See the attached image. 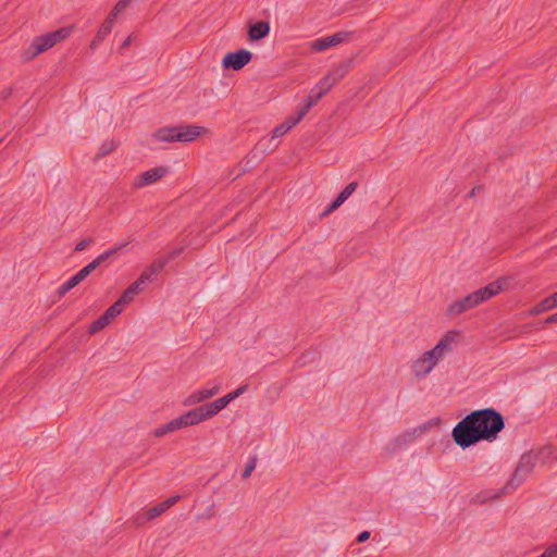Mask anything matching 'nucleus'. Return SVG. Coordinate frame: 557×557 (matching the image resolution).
<instances>
[{
	"label": "nucleus",
	"instance_id": "39",
	"mask_svg": "<svg viewBox=\"0 0 557 557\" xmlns=\"http://www.w3.org/2000/svg\"><path fill=\"white\" fill-rule=\"evenodd\" d=\"M247 389V385H240L235 391L228 393L230 396H232V400L239 397Z\"/></svg>",
	"mask_w": 557,
	"mask_h": 557
},
{
	"label": "nucleus",
	"instance_id": "4",
	"mask_svg": "<svg viewBox=\"0 0 557 557\" xmlns=\"http://www.w3.org/2000/svg\"><path fill=\"white\" fill-rule=\"evenodd\" d=\"M207 128L194 124L165 126L156 131L153 137L164 143H190L197 139Z\"/></svg>",
	"mask_w": 557,
	"mask_h": 557
},
{
	"label": "nucleus",
	"instance_id": "15",
	"mask_svg": "<svg viewBox=\"0 0 557 557\" xmlns=\"http://www.w3.org/2000/svg\"><path fill=\"white\" fill-rule=\"evenodd\" d=\"M419 435H421V433H419L418 428H414L411 431L403 432L388 444L387 449L389 450V453L393 454L396 450L405 447L409 443H412Z\"/></svg>",
	"mask_w": 557,
	"mask_h": 557
},
{
	"label": "nucleus",
	"instance_id": "34",
	"mask_svg": "<svg viewBox=\"0 0 557 557\" xmlns=\"http://www.w3.org/2000/svg\"><path fill=\"white\" fill-rule=\"evenodd\" d=\"M309 110L304 106L297 108L294 115H292L298 123L307 115Z\"/></svg>",
	"mask_w": 557,
	"mask_h": 557
},
{
	"label": "nucleus",
	"instance_id": "29",
	"mask_svg": "<svg viewBox=\"0 0 557 557\" xmlns=\"http://www.w3.org/2000/svg\"><path fill=\"white\" fill-rule=\"evenodd\" d=\"M499 497V494L496 493V494H493L492 492H488V493H479L476 494L473 498H472V503L473 504H484L486 503L488 499H496Z\"/></svg>",
	"mask_w": 557,
	"mask_h": 557
},
{
	"label": "nucleus",
	"instance_id": "37",
	"mask_svg": "<svg viewBox=\"0 0 557 557\" xmlns=\"http://www.w3.org/2000/svg\"><path fill=\"white\" fill-rule=\"evenodd\" d=\"M121 12L122 11H116V4H115L104 21H110V26L113 27L114 21H115L117 14Z\"/></svg>",
	"mask_w": 557,
	"mask_h": 557
},
{
	"label": "nucleus",
	"instance_id": "51",
	"mask_svg": "<svg viewBox=\"0 0 557 557\" xmlns=\"http://www.w3.org/2000/svg\"><path fill=\"white\" fill-rule=\"evenodd\" d=\"M547 548H548V549H557V545H552V546H549V547H547ZM553 556H554V557H557V550H556V553H554V555H553Z\"/></svg>",
	"mask_w": 557,
	"mask_h": 557
},
{
	"label": "nucleus",
	"instance_id": "42",
	"mask_svg": "<svg viewBox=\"0 0 557 557\" xmlns=\"http://www.w3.org/2000/svg\"><path fill=\"white\" fill-rule=\"evenodd\" d=\"M132 0H119L116 3V11H124Z\"/></svg>",
	"mask_w": 557,
	"mask_h": 557
},
{
	"label": "nucleus",
	"instance_id": "43",
	"mask_svg": "<svg viewBox=\"0 0 557 557\" xmlns=\"http://www.w3.org/2000/svg\"><path fill=\"white\" fill-rule=\"evenodd\" d=\"M283 123L288 126V131L298 124V122L293 116H288Z\"/></svg>",
	"mask_w": 557,
	"mask_h": 557
},
{
	"label": "nucleus",
	"instance_id": "26",
	"mask_svg": "<svg viewBox=\"0 0 557 557\" xmlns=\"http://www.w3.org/2000/svg\"><path fill=\"white\" fill-rule=\"evenodd\" d=\"M322 97L323 96L319 95V91L315 88H312L305 99V103L302 106L310 111L311 108L314 107Z\"/></svg>",
	"mask_w": 557,
	"mask_h": 557
},
{
	"label": "nucleus",
	"instance_id": "23",
	"mask_svg": "<svg viewBox=\"0 0 557 557\" xmlns=\"http://www.w3.org/2000/svg\"><path fill=\"white\" fill-rule=\"evenodd\" d=\"M112 26H110V21H104L100 28L98 29L96 36L90 42V49L95 50L98 46L104 40V38L111 33Z\"/></svg>",
	"mask_w": 557,
	"mask_h": 557
},
{
	"label": "nucleus",
	"instance_id": "53",
	"mask_svg": "<svg viewBox=\"0 0 557 557\" xmlns=\"http://www.w3.org/2000/svg\"><path fill=\"white\" fill-rule=\"evenodd\" d=\"M498 278L507 280V278H511V277L509 275H503V276H499Z\"/></svg>",
	"mask_w": 557,
	"mask_h": 557
},
{
	"label": "nucleus",
	"instance_id": "17",
	"mask_svg": "<svg viewBox=\"0 0 557 557\" xmlns=\"http://www.w3.org/2000/svg\"><path fill=\"white\" fill-rule=\"evenodd\" d=\"M270 33V23L268 21H258L248 26V38L251 41H258L265 38Z\"/></svg>",
	"mask_w": 557,
	"mask_h": 557
},
{
	"label": "nucleus",
	"instance_id": "44",
	"mask_svg": "<svg viewBox=\"0 0 557 557\" xmlns=\"http://www.w3.org/2000/svg\"><path fill=\"white\" fill-rule=\"evenodd\" d=\"M283 123L288 126V131L298 124V122L293 116H288Z\"/></svg>",
	"mask_w": 557,
	"mask_h": 557
},
{
	"label": "nucleus",
	"instance_id": "8",
	"mask_svg": "<svg viewBox=\"0 0 557 557\" xmlns=\"http://www.w3.org/2000/svg\"><path fill=\"white\" fill-rule=\"evenodd\" d=\"M184 251L183 247L173 248L165 255L159 256L149 267V272L144 271L138 278H150L157 275L172 260L176 259Z\"/></svg>",
	"mask_w": 557,
	"mask_h": 557
},
{
	"label": "nucleus",
	"instance_id": "2",
	"mask_svg": "<svg viewBox=\"0 0 557 557\" xmlns=\"http://www.w3.org/2000/svg\"><path fill=\"white\" fill-rule=\"evenodd\" d=\"M504 289L500 281H492L488 285L483 288L453 301L446 309V314L449 317L459 315L480 304L491 299Z\"/></svg>",
	"mask_w": 557,
	"mask_h": 557
},
{
	"label": "nucleus",
	"instance_id": "16",
	"mask_svg": "<svg viewBox=\"0 0 557 557\" xmlns=\"http://www.w3.org/2000/svg\"><path fill=\"white\" fill-rule=\"evenodd\" d=\"M168 509L165 508V505L161 502L158 505L149 508L145 512H138L133 518L134 524L137 527H140L145 524L146 522L153 520L154 518L161 516L163 512H165Z\"/></svg>",
	"mask_w": 557,
	"mask_h": 557
},
{
	"label": "nucleus",
	"instance_id": "28",
	"mask_svg": "<svg viewBox=\"0 0 557 557\" xmlns=\"http://www.w3.org/2000/svg\"><path fill=\"white\" fill-rule=\"evenodd\" d=\"M124 308L117 302L115 301L113 305H111L104 312L103 314H106L109 320H113L115 319L119 314H121L123 312Z\"/></svg>",
	"mask_w": 557,
	"mask_h": 557
},
{
	"label": "nucleus",
	"instance_id": "3",
	"mask_svg": "<svg viewBox=\"0 0 557 557\" xmlns=\"http://www.w3.org/2000/svg\"><path fill=\"white\" fill-rule=\"evenodd\" d=\"M74 26L61 27L54 32H50L40 36H36L30 45L23 51L22 59L29 62L40 53L49 50L57 44L63 41L73 33Z\"/></svg>",
	"mask_w": 557,
	"mask_h": 557
},
{
	"label": "nucleus",
	"instance_id": "47",
	"mask_svg": "<svg viewBox=\"0 0 557 557\" xmlns=\"http://www.w3.org/2000/svg\"><path fill=\"white\" fill-rule=\"evenodd\" d=\"M132 40H133V36H132V35L127 36V37L124 39V41L122 42V45H121V47H120V48H121V49H126L127 47H129V46H131Z\"/></svg>",
	"mask_w": 557,
	"mask_h": 557
},
{
	"label": "nucleus",
	"instance_id": "55",
	"mask_svg": "<svg viewBox=\"0 0 557 557\" xmlns=\"http://www.w3.org/2000/svg\"><path fill=\"white\" fill-rule=\"evenodd\" d=\"M2 143V139L0 138V144Z\"/></svg>",
	"mask_w": 557,
	"mask_h": 557
},
{
	"label": "nucleus",
	"instance_id": "10",
	"mask_svg": "<svg viewBox=\"0 0 557 557\" xmlns=\"http://www.w3.org/2000/svg\"><path fill=\"white\" fill-rule=\"evenodd\" d=\"M122 247L123 246L114 247L104 251L96 259H94L90 263L81 269L77 273L72 275L70 278H86L92 271H95L100 265L104 264V262H107L111 257L116 255Z\"/></svg>",
	"mask_w": 557,
	"mask_h": 557
},
{
	"label": "nucleus",
	"instance_id": "18",
	"mask_svg": "<svg viewBox=\"0 0 557 557\" xmlns=\"http://www.w3.org/2000/svg\"><path fill=\"white\" fill-rule=\"evenodd\" d=\"M145 283L146 281H134L116 301L124 308L144 289Z\"/></svg>",
	"mask_w": 557,
	"mask_h": 557
},
{
	"label": "nucleus",
	"instance_id": "45",
	"mask_svg": "<svg viewBox=\"0 0 557 557\" xmlns=\"http://www.w3.org/2000/svg\"><path fill=\"white\" fill-rule=\"evenodd\" d=\"M12 91H13V88H12V87H9V88L3 89V90L0 92V98H1V99H3V100L8 99L9 97H11Z\"/></svg>",
	"mask_w": 557,
	"mask_h": 557
},
{
	"label": "nucleus",
	"instance_id": "40",
	"mask_svg": "<svg viewBox=\"0 0 557 557\" xmlns=\"http://www.w3.org/2000/svg\"><path fill=\"white\" fill-rule=\"evenodd\" d=\"M180 498H181V496L176 495V496H172V497L165 499L162 503L165 505L166 509H170L173 505H175L180 500Z\"/></svg>",
	"mask_w": 557,
	"mask_h": 557
},
{
	"label": "nucleus",
	"instance_id": "32",
	"mask_svg": "<svg viewBox=\"0 0 557 557\" xmlns=\"http://www.w3.org/2000/svg\"><path fill=\"white\" fill-rule=\"evenodd\" d=\"M288 132V126L285 125V123H281L277 126L274 127L272 131V138L271 140L278 138L283 135H285Z\"/></svg>",
	"mask_w": 557,
	"mask_h": 557
},
{
	"label": "nucleus",
	"instance_id": "19",
	"mask_svg": "<svg viewBox=\"0 0 557 557\" xmlns=\"http://www.w3.org/2000/svg\"><path fill=\"white\" fill-rule=\"evenodd\" d=\"M351 62L352 60L342 61L335 69L330 71L326 76L336 85L348 74Z\"/></svg>",
	"mask_w": 557,
	"mask_h": 557
},
{
	"label": "nucleus",
	"instance_id": "30",
	"mask_svg": "<svg viewBox=\"0 0 557 557\" xmlns=\"http://www.w3.org/2000/svg\"><path fill=\"white\" fill-rule=\"evenodd\" d=\"M81 281H66L61 287L58 288L57 294L59 298L63 297L67 292L76 287Z\"/></svg>",
	"mask_w": 557,
	"mask_h": 557
},
{
	"label": "nucleus",
	"instance_id": "22",
	"mask_svg": "<svg viewBox=\"0 0 557 557\" xmlns=\"http://www.w3.org/2000/svg\"><path fill=\"white\" fill-rule=\"evenodd\" d=\"M556 308V296H548L544 299H542L540 302H537L535 306L530 308L529 314L530 315H537L545 311H548L550 309Z\"/></svg>",
	"mask_w": 557,
	"mask_h": 557
},
{
	"label": "nucleus",
	"instance_id": "24",
	"mask_svg": "<svg viewBox=\"0 0 557 557\" xmlns=\"http://www.w3.org/2000/svg\"><path fill=\"white\" fill-rule=\"evenodd\" d=\"M117 146H119V143L113 139L104 141L100 146L98 152L96 153L94 161H98V160L104 158L106 156L110 154L117 148Z\"/></svg>",
	"mask_w": 557,
	"mask_h": 557
},
{
	"label": "nucleus",
	"instance_id": "13",
	"mask_svg": "<svg viewBox=\"0 0 557 557\" xmlns=\"http://www.w3.org/2000/svg\"><path fill=\"white\" fill-rule=\"evenodd\" d=\"M169 173V168L157 166L141 173L135 181L134 186L137 188L150 185L161 180Z\"/></svg>",
	"mask_w": 557,
	"mask_h": 557
},
{
	"label": "nucleus",
	"instance_id": "41",
	"mask_svg": "<svg viewBox=\"0 0 557 557\" xmlns=\"http://www.w3.org/2000/svg\"><path fill=\"white\" fill-rule=\"evenodd\" d=\"M371 533L369 531H362L358 534L356 541L357 543H363L370 539Z\"/></svg>",
	"mask_w": 557,
	"mask_h": 557
},
{
	"label": "nucleus",
	"instance_id": "35",
	"mask_svg": "<svg viewBox=\"0 0 557 557\" xmlns=\"http://www.w3.org/2000/svg\"><path fill=\"white\" fill-rule=\"evenodd\" d=\"M256 468V460H250L246 466H245V469L242 473V476L244 479H247L248 476H250L251 472L255 470Z\"/></svg>",
	"mask_w": 557,
	"mask_h": 557
},
{
	"label": "nucleus",
	"instance_id": "7",
	"mask_svg": "<svg viewBox=\"0 0 557 557\" xmlns=\"http://www.w3.org/2000/svg\"><path fill=\"white\" fill-rule=\"evenodd\" d=\"M440 357H437L432 349L423 352V355L413 361L411 370L417 377H423L429 374L432 369L437 364Z\"/></svg>",
	"mask_w": 557,
	"mask_h": 557
},
{
	"label": "nucleus",
	"instance_id": "20",
	"mask_svg": "<svg viewBox=\"0 0 557 557\" xmlns=\"http://www.w3.org/2000/svg\"><path fill=\"white\" fill-rule=\"evenodd\" d=\"M210 419L209 414L207 413V409L205 405H201L199 407H196L189 411L186 412V420H188L189 425H196L205 420Z\"/></svg>",
	"mask_w": 557,
	"mask_h": 557
},
{
	"label": "nucleus",
	"instance_id": "54",
	"mask_svg": "<svg viewBox=\"0 0 557 557\" xmlns=\"http://www.w3.org/2000/svg\"><path fill=\"white\" fill-rule=\"evenodd\" d=\"M550 296H556V307H557V292L552 294Z\"/></svg>",
	"mask_w": 557,
	"mask_h": 557
},
{
	"label": "nucleus",
	"instance_id": "14",
	"mask_svg": "<svg viewBox=\"0 0 557 557\" xmlns=\"http://www.w3.org/2000/svg\"><path fill=\"white\" fill-rule=\"evenodd\" d=\"M220 391V385H213L211 387H203L198 389L186 397L184 400L185 406H194L196 404L202 403L213 396H215Z\"/></svg>",
	"mask_w": 557,
	"mask_h": 557
},
{
	"label": "nucleus",
	"instance_id": "27",
	"mask_svg": "<svg viewBox=\"0 0 557 557\" xmlns=\"http://www.w3.org/2000/svg\"><path fill=\"white\" fill-rule=\"evenodd\" d=\"M334 85L335 84L325 75L314 88L319 91V95L325 96Z\"/></svg>",
	"mask_w": 557,
	"mask_h": 557
},
{
	"label": "nucleus",
	"instance_id": "21",
	"mask_svg": "<svg viewBox=\"0 0 557 557\" xmlns=\"http://www.w3.org/2000/svg\"><path fill=\"white\" fill-rule=\"evenodd\" d=\"M232 401V396L226 394L225 396L212 401L205 404V407L207 409V413L210 418L218 414L222 409H224Z\"/></svg>",
	"mask_w": 557,
	"mask_h": 557
},
{
	"label": "nucleus",
	"instance_id": "25",
	"mask_svg": "<svg viewBox=\"0 0 557 557\" xmlns=\"http://www.w3.org/2000/svg\"><path fill=\"white\" fill-rule=\"evenodd\" d=\"M176 430H180V429L177 428L176 421L173 419V420L169 421L168 423L157 428L154 430L153 434L156 437H162V436H164L169 433H172Z\"/></svg>",
	"mask_w": 557,
	"mask_h": 557
},
{
	"label": "nucleus",
	"instance_id": "6",
	"mask_svg": "<svg viewBox=\"0 0 557 557\" xmlns=\"http://www.w3.org/2000/svg\"><path fill=\"white\" fill-rule=\"evenodd\" d=\"M252 59V53L247 49H238L225 53L222 59L224 70L239 71L246 66Z\"/></svg>",
	"mask_w": 557,
	"mask_h": 557
},
{
	"label": "nucleus",
	"instance_id": "33",
	"mask_svg": "<svg viewBox=\"0 0 557 557\" xmlns=\"http://www.w3.org/2000/svg\"><path fill=\"white\" fill-rule=\"evenodd\" d=\"M106 326L103 325V323H101V320L98 318L97 320H95L90 326H89V333L90 334H96L98 332H100L101 330H103Z\"/></svg>",
	"mask_w": 557,
	"mask_h": 557
},
{
	"label": "nucleus",
	"instance_id": "50",
	"mask_svg": "<svg viewBox=\"0 0 557 557\" xmlns=\"http://www.w3.org/2000/svg\"><path fill=\"white\" fill-rule=\"evenodd\" d=\"M99 319L101 320V323H103L104 326L111 323V320H109V318L103 313L99 317Z\"/></svg>",
	"mask_w": 557,
	"mask_h": 557
},
{
	"label": "nucleus",
	"instance_id": "1",
	"mask_svg": "<svg viewBox=\"0 0 557 557\" xmlns=\"http://www.w3.org/2000/svg\"><path fill=\"white\" fill-rule=\"evenodd\" d=\"M505 429L503 414L493 407L473 410L453 429L454 442L466 449L482 441L494 442Z\"/></svg>",
	"mask_w": 557,
	"mask_h": 557
},
{
	"label": "nucleus",
	"instance_id": "36",
	"mask_svg": "<svg viewBox=\"0 0 557 557\" xmlns=\"http://www.w3.org/2000/svg\"><path fill=\"white\" fill-rule=\"evenodd\" d=\"M174 420L176 421V424H177L178 429L190 426L189 423H188V420H186V413L182 414L178 418H175Z\"/></svg>",
	"mask_w": 557,
	"mask_h": 557
},
{
	"label": "nucleus",
	"instance_id": "11",
	"mask_svg": "<svg viewBox=\"0 0 557 557\" xmlns=\"http://www.w3.org/2000/svg\"><path fill=\"white\" fill-rule=\"evenodd\" d=\"M461 336V332L457 330L447 331L443 337L438 341V343L432 348V352H434L437 357L442 358L445 352H449L453 349V345L457 343L458 338Z\"/></svg>",
	"mask_w": 557,
	"mask_h": 557
},
{
	"label": "nucleus",
	"instance_id": "48",
	"mask_svg": "<svg viewBox=\"0 0 557 557\" xmlns=\"http://www.w3.org/2000/svg\"><path fill=\"white\" fill-rule=\"evenodd\" d=\"M483 190V187L481 185H478V186H474L470 193H469V197L472 198L474 197L478 193L482 191Z\"/></svg>",
	"mask_w": 557,
	"mask_h": 557
},
{
	"label": "nucleus",
	"instance_id": "5",
	"mask_svg": "<svg viewBox=\"0 0 557 557\" xmlns=\"http://www.w3.org/2000/svg\"><path fill=\"white\" fill-rule=\"evenodd\" d=\"M536 460L537 455L533 451L524 453L521 456L510 481L508 482V486L517 488L523 482L524 475L532 471Z\"/></svg>",
	"mask_w": 557,
	"mask_h": 557
},
{
	"label": "nucleus",
	"instance_id": "31",
	"mask_svg": "<svg viewBox=\"0 0 557 557\" xmlns=\"http://www.w3.org/2000/svg\"><path fill=\"white\" fill-rule=\"evenodd\" d=\"M440 423H441V418L436 417V418H432L428 422H425L417 428L419 430V433L422 434V433L426 432L431 426L438 425Z\"/></svg>",
	"mask_w": 557,
	"mask_h": 557
},
{
	"label": "nucleus",
	"instance_id": "52",
	"mask_svg": "<svg viewBox=\"0 0 557 557\" xmlns=\"http://www.w3.org/2000/svg\"><path fill=\"white\" fill-rule=\"evenodd\" d=\"M546 450L552 451V450H553V447H552V446H548V447L544 448L543 450H541V453H540V454H544Z\"/></svg>",
	"mask_w": 557,
	"mask_h": 557
},
{
	"label": "nucleus",
	"instance_id": "38",
	"mask_svg": "<svg viewBox=\"0 0 557 557\" xmlns=\"http://www.w3.org/2000/svg\"><path fill=\"white\" fill-rule=\"evenodd\" d=\"M92 242L91 238H85L76 244L75 251H82L84 250L90 243Z\"/></svg>",
	"mask_w": 557,
	"mask_h": 557
},
{
	"label": "nucleus",
	"instance_id": "46",
	"mask_svg": "<svg viewBox=\"0 0 557 557\" xmlns=\"http://www.w3.org/2000/svg\"><path fill=\"white\" fill-rule=\"evenodd\" d=\"M550 323H557V312L554 313V314H550L549 317H547L544 321H543V324H550Z\"/></svg>",
	"mask_w": 557,
	"mask_h": 557
},
{
	"label": "nucleus",
	"instance_id": "9",
	"mask_svg": "<svg viewBox=\"0 0 557 557\" xmlns=\"http://www.w3.org/2000/svg\"><path fill=\"white\" fill-rule=\"evenodd\" d=\"M352 34V32H337L331 36L318 38L311 42V49L317 52L324 51L348 40Z\"/></svg>",
	"mask_w": 557,
	"mask_h": 557
},
{
	"label": "nucleus",
	"instance_id": "12",
	"mask_svg": "<svg viewBox=\"0 0 557 557\" xmlns=\"http://www.w3.org/2000/svg\"><path fill=\"white\" fill-rule=\"evenodd\" d=\"M358 183L351 182L349 183L332 201L331 203L321 212L320 219L325 218L333 211L337 210L357 189Z\"/></svg>",
	"mask_w": 557,
	"mask_h": 557
},
{
	"label": "nucleus",
	"instance_id": "49",
	"mask_svg": "<svg viewBox=\"0 0 557 557\" xmlns=\"http://www.w3.org/2000/svg\"><path fill=\"white\" fill-rule=\"evenodd\" d=\"M557 549H548L546 548L545 552L539 556V557H554V553H556Z\"/></svg>",
	"mask_w": 557,
	"mask_h": 557
}]
</instances>
